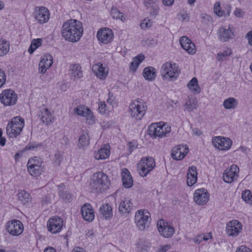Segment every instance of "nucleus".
<instances>
[{
    "instance_id": "nucleus-1",
    "label": "nucleus",
    "mask_w": 252,
    "mask_h": 252,
    "mask_svg": "<svg viewBox=\"0 0 252 252\" xmlns=\"http://www.w3.org/2000/svg\"><path fill=\"white\" fill-rule=\"evenodd\" d=\"M83 32L82 23L75 19L67 20L62 26V37L69 42H76L79 41Z\"/></svg>"
},
{
    "instance_id": "nucleus-2",
    "label": "nucleus",
    "mask_w": 252,
    "mask_h": 252,
    "mask_svg": "<svg viewBox=\"0 0 252 252\" xmlns=\"http://www.w3.org/2000/svg\"><path fill=\"white\" fill-rule=\"evenodd\" d=\"M110 184L107 175L101 171H98L91 176L90 186L92 191L102 192L109 188Z\"/></svg>"
},
{
    "instance_id": "nucleus-3",
    "label": "nucleus",
    "mask_w": 252,
    "mask_h": 252,
    "mask_svg": "<svg viewBox=\"0 0 252 252\" xmlns=\"http://www.w3.org/2000/svg\"><path fill=\"white\" fill-rule=\"evenodd\" d=\"M25 125L24 120L20 117L12 119L6 127V133L10 138L16 137L20 134Z\"/></svg>"
},
{
    "instance_id": "nucleus-4",
    "label": "nucleus",
    "mask_w": 252,
    "mask_h": 252,
    "mask_svg": "<svg viewBox=\"0 0 252 252\" xmlns=\"http://www.w3.org/2000/svg\"><path fill=\"white\" fill-rule=\"evenodd\" d=\"M180 69L175 63L166 62L161 66V74L164 79L173 81L175 80L180 73Z\"/></svg>"
},
{
    "instance_id": "nucleus-5",
    "label": "nucleus",
    "mask_w": 252,
    "mask_h": 252,
    "mask_svg": "<svg viewBox=\"0 0 252 252\" xmlns=\"http://www.w3.org/2000/svg\"><path fill=\"white\" fill-rule=\"evenodd\" d=\"M155 167V161L150 157H144L137 164V170L140 176L144 177L152 171Z\"/></svg>"
},
{
    "instance_id": "nucleus-6",
    "label": "nucleus",
    "mask_w": 252,
    "mask_h": 252,
    "mask_svg": "<svg viewBox=\"0 0 252 252\" xmlns=\"http://www.w3.org/2000/svg\"><path fill=\"white\" fill-rule=\"evenodd\" d=\"M147 108L146 102L141 100H135L129 106L130 116L136 120H141L145 115Z\"/></svg>"
},
{
    "instance_id": "nucleus-7",
    "label": "nucleus",
    "mask_w": 252,
    "mask_h": 252,
    "mask_svg": "<svg viewBox=\"0 0 252 252\" xmlns=\"http://www.w3.org/2000/svg\"><path fill=\"white\" fill-rule=\"evenodd\" d=\"M170 131V126L160 123L152 124L148 129L149 134L155 138L166 136Z\"/></svg>"
},
{
    "instance_id": "nucleus-8",
    "label": "nucleus",
    "mask_w": 252,
    "mask_h": 252,
    "mask_svg": "<svg viewBox=\"0 0 252 252\" xmlns=\"http://www.w3.org/2000/svg\"><path fill=\"white\" fill-rule=\"evenodd\" d=\"M150 214L146 210H139L135 213V222L138 229L143 230L149 226Z\"/></svg>"
},
{
    "instance_id": "nucleus-9",
    "label": "nucleus",
    "mask_w": 252,
    "mask_h": 252,
    "mask_svg": "<svg viewBox=\"0 0 252 252\" xmlns=\"http://www.w3.org/2000/svg\"><path fill=\"white\" fill-rule=\"evenodd\" d=\"M18 99V96L14 91L11 89L3 90L0 94V100L5 106H12L15 104Z\"/></svg>"
},
{
    "instance_id": "nucleus-10",
    "label": "nucleus",
    "mask_w": 252,
    "mask_h": 252,
    "mask_svg": "<svg viewBox=\"0 0 252 252\" xmlns=\"http://www.w3.org/2000/svg\"><path fill=\"white\" fill-rule=\"evenodd\" d=\"M5 229L10 235L19 236L23 232L24 226L20 220H12L6 223Z\"/></svg>"
},
{
    "instance_id": "nucleus-11",
    "label": "nucleus",
    "mask_w": 252,
    "mask_h": 252,
    "mask_svg": "<svg viewBox=\"0 0 252 252\" xmlns=\"http://www.w3.org/2000/svg\"><path fill=\"white\" fill-rule=\"evenodd\" d=\"M50 13L47 8L44 6H37L33 13L34 19L40 24L47 23L50 18Z\"/></svg>"
},
{
    "instance_id": "nucleus-12",
    "label": "nucleus",
    "mask_w": 252,
    "mask_h": 252,
    "mask_svg": "<svg viewBox=\"0 0 252 252\" xmlns=\"http://www.w3.org/2000/svg\"><path fill=\"white\" fill-rule=\"evenodd\" d=\"M42 162L37 158L29 159L27 163L28 169L30 174L34 177L39 176L42 172Z\"/></svg>"
},
{
    "instance_id": "nucleus-13",
    "label": "nucleus",
    "mask_w": 252,
    "mask_h": 252,
    "mask_svg": "<svg viewBox=\"0 0 252 252\" xmlns=\"http://www.w3.org/2000/svg\"><path fill=\"white\" fill-rule=\"evenodd\" d=\"M157 227L160 234L165 238H170L175 233L174 227L163 220L158 221Z\"/></svg>"
},
{
    "instance_id": "nucleus-14",
    "label": "nucleus",
    "mask_w": 252,
    "mask_h": 252,
    "mask_svg": "<svg viewBox=\"0 0 252 252\" xmlns=\"http://www.w3.org/2000/svg\"><path fill=\"white\" fill-rule=\"evenodd\" d=\"M63 225V220L57 216L50 218L47 222V227L49 232L53 234L61 231Z\"/></svg>"
},
{
    "instance_id": "nucleus-15",
    "label": "nucleus",
    "mask_w": 252,
    "mask_h": 252,
    "mask_svg": "<svg viewBox=\"0 0 252 252\" xmlns=\"http://www.w3.org/2000/svg\"><path fill=\"white\" fill-rule=\"evenodd\" d=\"M74 112L78 116L86 118V121L89 125L94 123L93 114L90 108L84 105H79L74 109Z\"/></svg>"
},
{
    "instance_id": "nucleus-16",
    "label": "nucleus",
    "mask_w": 252,
    "mask_h": 252,
    "mask_svg": "<svg viewBox=\"0 0 252 252\" xmlns=\"http://www.w3.org/2000/svg\"><path fill=\"white\" fill-rule=\"evenodd\" d=\"M239 172V168L235 164L232 165L230 168L226 169L223 174V181L227 183L230 184L236 180Z\"/></svg>"
},
{
    "instance_id": "nucleus-17",
    "label": "nucleus",
    "mask_w": 252,
    "mask_h": 252,
    "mask_svg": "<svg viewBox=\"0 0 252 252\" xmlns=\"http://www.w3.org/2000/svg\"><path fill=\"white\" fill-rule=\"evenodd\" d=\"M213 145L221 150H228L231 146L232 141L230 138L221 136H218L212 140Z\"/></svg>"
},
{
    "instance_id": "nucleus-18",
    "label": "nucleus",
    "mask_w": 252,
    "mask_h": 252,
    "mask_svg": "<svg viewBox=\"0 0 252 252\" xmlns=\"http://www.w3.org/2000/svg\"><path fill=\"white\" fill-rule=\"evenodd\" d=\"M189 152V148L186 145H179L174 147L171 154V157L176 160L182 159Z\"/></svg>"
},
{
    "instance_id": "nucleus-19",
    "label": "nucleus",
    "mask_w": 252,
    "mask_h": 252,
    "mask_svg": "<svg viewBox=\"0 0 252 252\" xmlns=\"http://www.w3.org/2000/svg\"><path fill=\"white\" fill-rule=\"evenodd\" d=\"M194 201L198 205H202L206 204L209 199V194L205 189H196L193 194Z\"/></svg>"
},
{
    "instance_id": "nucleus-20",
    "label": "nucleus",
    "mask_w": 252,
    "mask_h": 252,
    "mask_svg": "<svg viewBox=\"0 0 252 252\" xmlns=\"http://www.w3.org/2000/svg\"><path fill=\"white\" fill-rule=\"evenodd\" d=\"M96 36L98 40L104 44L111 42L114 37L112 31L106 28L99 30L97 32Z\"/></svg>"
},
{
    "instance_id": "nucleus-21",
    "label": "nucleus",
    "mask_w": 252,
    "mask_h": 252,
    "mask_svg": "<svg viewBox=\"0 0 252 252\" xmlns=\"http://www.w3.org/2000/svg\"><path fill=\"white\" fill-rule=\"evenodd\" d=\"M231 11V6L229 4H227L224 9L221 8L220 2L219 1H216L213 6V12L219 17H228L230 16Z\"/></svg>"
},
{
    "instance_id": "nucleus-22",
    "label": "nucleus",
    "mask_w": 252,
    "mask_h": 252,
    "mask_svg": "<svg viewBox=\"0 0 252 252\" xmlns=\"http://www.w3.org/2000/svg\"><path fill=\"white\" fill-rule=\"evenodd\" d=\"M241 230L242 224L238 220H232L227 224L226 230L229 236H236Z\"/></svg>"
},
{
    "instance_id": "nucleus-23",
    "label": "nucleus",
    "mask_w": 252,
    "mask_h": 252,
    "mask_svg": "<svg viewBox=\"0 0 252 252\" xmlns=\"http://www.w3.org/2000/svg\"><path fill=\"white\" fill-rule=\"evenodd\" d=\"M53 64V57L49 54L42 56L39 63V72L44 74Z\"/></svg>"
},
{
    "instance_id": "nucleus-24",
    "label": "nucleus",
    "mask_w": 252,
    "mask_h": 252,
    "mask_svg": "<svg viewBox=\"0 0 252 252\" xmlns=\"http://www.w3.org/2000/svg\"><path fill=\"white\" fill-rule=\"evenodd\" d=\"M180 43L182 47L190 55H194L196 52L194 44L186 36H183L180 39Z\"/></svg>"
},
{
    "instance_id": "nucleus-25",
    "label": "nucleus",
    "mask_w": 252,
    "mask_h": 252,
    "mask_svg": "<svg viewBox=\"0 0 252 252\" xmlns=\"http://www.w3.org/2000/svg\"><path fill=\"white\" fill-rule=\"evenodd\" d=\"M218 37L220 41L226 42L233 38L234 34L232 30L229 27L227 29L221 26L218 31Z\"/></svg>"
},
{
    "instance_id": "nucleus-26",
    "label": "nucleus",
    "mask_w": 252,
    "mask_h": 252,
    "mask_svg": "<svg viewBox=\"0 0 252 252\" xmlns=\"http://www.w3.org/2000/svg\"><path fill=\"white\" fill-rule=\"evenodd\" d=\"M92 70L100 79H104L107 76L108 69L100 63H98L92 66Z\"/></svg>"
},
{
    "instance_id": "nucleus-27",
    "label": "nucleus",
    "mask_w": 252,
    "mask_h": 252,
    "mask_svg": "<svg viewBox=\"0 0 252 252\" xmlns=\"http://www.w3.org/2000/svg\"><path fill=\"white\" fill-rule=\"evenodd\" d=\"M133 204L131 200L129 198H124L119 205V211L123 215H127L130 213L133 210Z\"/></svg>"
},
{
    "instance_id": "nucleus-28",
    "label": "nucleus",
    "mask_w": 252,
    "mask_h": 252,
    "mask_svg": "<svg viewBox=\"0 0 252 252\" xmlns=\"http://www.w3.org/2000/svg\"><path fill=\"white\" fill-rule=\"evenodd\" d=\"M197 180V173L196 167L192 166L189 167L188 170L187 175V183L189 186H192L194 185Z\"/></svg>"
},
{
    "instance_id": "nucleus-29",
    "label": "nucleus",
    "mask_w": 252,
    "mask_h": 252,
    "mask_svg": "<svg viewBox=\"0 0 252 252\" xmlns=\"http://www.w3.org/2000/svg\"><path fill=\"white\" fill-rule=\"evenodd\" d=\"M81 214L85 220L92 221L94 219V213L89 204H85L81 207Z\"/></svg>"
},
{
    "instance_id": "nucleus-30",
    "label": "nucleus",
    "mask_w": 252,
    "mask_h": 252,
    "mask_svg": "<svg viewBox=\"0 0 252 252\" xmlns=\"http://www.w3.org/2000/svg\"><path fill=\"white\" fill-rule=\"evenodd\" d=\"M123 184L126 188H130L133 186V179L128 170L126 168L122 172Z\"/></svg>"
},
{
    "instance_id": "nucleus-31",
    "label": "nucleus",
    "mask_w": 252,
    "mask_h": 252,
    "mask_svg": "<svg viewBox=\"0 0 252 252\" xmlns=\"http://www.w3.org/2000/svg\"><path fill=\"white\" fill-rule=\"evenodd\" d=\"M42 122L48 125L52 123V116L49 109L46 107L41 109L39 114Z\"/></svg>"
},
{
    "instance_id": "nucleus-32",
    "label": "nucleus",
    "mask_w": 252,
    "mask_h": 252,
    "mask_svg": "<svg viewBox=\"0 0 252 252\" xmlns=\"http://www.w3.org/2000/svg\"><path fill=\"white\" fill-rule=\"evenodd\" d=\"M145 5L149 10L151 16L155 17L158 13L159 8L158 4L153 0H149L145 2Z\"/></svg>"
},
{
    "instance_id": "nucleus-33",
    "label": "nucleus",
    "mask_w": 252,
    "mask_h": 252,
    "mask_svg": "<svg viewBox=\"0 0 252 252\" xmlns=\"http://www.w3.org/2000/svg\"><path fill=\"white\" fill-rule=\"evenodd\" d=\"M110 150L109 146L105 145L104 147L99 149L94 154V158L96 160L105 159L109 157Z\"/></svg>"
},
{
    "instance_id": "nucleus-34",
    "label": "nucleus",
    "mask_w": 252,
    "mask_h": 252,
    "mask_svg": "<svg viewBox=\"0 0 252 252\" xmlns=\"http://www.w3.org/2000/svg\"><path fill=\"white\" fill-rule=\"evenodd\" d=\"M70 71L71 77L74 79L81 78L83 76V72L81 66L78 64H74L70 66Z\"/></svg>"
},
{
    "instance_id": "nucleus-35",
    "label": "nucleus",
    "mask_w": 252,
    "mask_h": 252,
    "mask_svg": "<svg viewBox=\"0 0 252 252\" xmlns=\"http://www.w3.org/2000/svg\"><path fill=\"white\" fill-rule=\"evenodd\" d=\"M99 212L102 217L104 219H107L112 216V207L107 203L103 204L99 208Z\"/></svg>"
},
{
    "instance_id": "nucleus-36",
    "label": "nucleus",
    "mask_w": 252,
    "mask_h": 252,
    "mask_svg": "<svg viewBox=\"0 0 252 252\" xmlns=\"http://www.w3.org/2000/svg\"><path fill=\"white\" fill-rule=\"evenodd\" d=\"M90 144V138L87 132H83L79 137L78 147L79 149H84Z\"/></svg>"
},
{
    "instance_id": "nucleus-37",
    "label": "nucleus",
    "mask_w": 252,
    "mask_h": 252,
    "mask_svg": "<svg viewBox=\"0 0 252 252\" xmlns=\"http://www.w3.org/2000/svg\"><path fill=\"white\" fill-rule=\"evenodd\" d=\"M238 104V101L234 97H230L225 99L223 102V106L226 109H234Z\"/></svg>"
},
{
    "instance_id": "nucleus-38",
    "label": "nucleus",
    "mask_w": 252,
    "mask_h": 252,
    "mask_svg": "<svg viewBox=\"0 0 252 252\" xmlns=\"http://www.w3.org/2000/svg\"><path fill=\"white\" fill-rule=\"evenodd\" d=\"M143 73L145 79L148 80H153L156 76V70L151 66L145 68Z\"/></svg>"
},
{
    "instance_id": "nucleus-39",
    "label": "nucleus",
    "mask_w": 252,
    "mask_h": 252,
    "mask_svg": "<svg viewBox=\"0 0 252 252\" xmlns=\"http://www.w3.org/2000/svg\"><path fill=\"white\" fill-rule=\"evenodd\" d=\"M189 89L192 92L199 94L200 92V88L198 86L196 78H193L188 84Z\"/></svg>"
},
{
    "instance_id": "nucleus-40",
    "label": "nucleus",
    "mask_w": 252,
    "mask_h": 252,
    "mask_svg": "<svg viewBox=\"0 0 252 252\" xmlns=\"http://www.w3.org/2000/svg\"><path fill=\"white\" fill-rule=\"evenodd\" d=\"M144 59V56L140 54L133 59L132 62L130 63L129 68L131 70H136L137 67L139 65L140 63Z\"/></svg>"
},
{
    "instance_id": "nucleus-41",
    "label": "nucleus",
    "mask_w": 252,
    "mask_h": 252,
    "mask_svg": "<svg viewBox=\"0 0 252 252\" xmlns=\"http://www.w3.org/2000/svg\"><path fill=\"white\" fill-rule=\"evenodd\" d=\"M42 43V39L41 38L32 39L28 50L29 53L30 54H32L37 48L41 45Z\"/></svg>"
},
{
    "instance_id": "nucleus-42",
    "label": "nucleus",
    "mask_w": 252,
    "mask_h": 252,
    "mask_svg": "<svg viewBox=\"0 0 252 252\" xmlns=\"http://www.w3.org/2000/svg\"><path fill=\"white\" fill-rule=\"evenodd\" d=\"M111 15L114 19L120 20L122 22H125L126 20L125 15L116 8H112Z\"/></svg>"
},
{
    "instance_id": "nucleus-43",
    "label": "nucleus",
    "mask_w": 252,
    "mask_h": 252,
    "mask_svg": "<svg viewBox=\"0 0 252 252\" xmlns=\"http://www.w3.org/2000/svg\"><path fill=\"white\" fill-rule=\"evenodd\" d=\"M197 101L195 99L190 98L185 104L184 107L189 112H191L197 107Z\"/></svg>"
},
{
    "instance_id": "nucleus-44",
    "label": "nucleus",
    "mask_w": 252,
    "mask_h": 252,
    "mask_svg": "<svg viewBox=\"0 0 252 252\" xmlns=\"http://www.w3.org/2000/svg\"><path fill=\"white\" fill-rule=\"evenodd\" d=\"M19 200L23 204H26L30 201V195L25 190H22L19 192L18 194Z\"/></svg>"
},
{
    "instance_id": "nucleus-45",
    "label": "nucleus",
    "mask_w": 252,
    "mask_h": 252,
    "mask_svg": "<svg viewBox=\"0 0 252 252\" xmlns=\"http://www.w3.org/2000/svg\"><path fill=\"white\" fill-rule=\"evenodd\" d=\"M9 51V44L5 40L0 39V56L6 54Z\"/></svg>"
},
{
    "instance_id": "nucleus-46",
    "label": "nucleus",
    "mask_w": 252,
    "mask_h": 252,
    "mask_svg": "<svg viewBox=\"0 0 252 252\" xmlns=\"http://www.w3.org/2000/svg\"><path fill=\"white\" fill-rule=\"evenodd\" d=\"M242 198L246 203L252 205V195L249 190H245L243 191Z\"/></svg>"
},
{
    "instance_id": "nucleus-47",
    "label": "nucleus",
    "mask_w": 252,
    "mask_h": 252,
    "mask_svg": "<svg viewBox=\"0 0 252 252\" xmlns=\"http://www.w3.org/2000/svg\"><path fill=\"white\" fill-rule=\"evenodd\" d=\"M231 54V51L230 49H227L222 52H219L217 57V59L219 61L224 60L227 57Z\"/></svg>"
},
{
    "instance_id": "nucleus-48",
    "label": "nucleus",
    "mask_w": 252,
    "mask_h": 252,
    "mask_svg": "<svg viewBox=\"0 0 252 252\" xmlns=\"http://www.w3.org/2000/svg\"><path fill=\"white\" fill-rule=\"evenodd\" d=\"M153 25V21L148 18L144 19L140 24V27L142 29H146L150 28Z\"/></svg>"
},
{
    "instance_id": "nucleus-49",
    "label": "nucleus",
    "mask_w": 252,
    "mask_h": 252,
    "mask_svg": "<svg viewBox=\"0 0 252 252\" xmlns=\"http://www.w3.org/2000/svg\"><path fill=\"white\" fill-rule=\"evenodd\" d=\"M6 80V75L5 71L0 68V88L2 87Z\"/></svg>"
},
{
    "instance_id": "nucleus-50",
    "label": "nucleus",
    "mask_w": 252,
    "mask_h": 252,
    "mask_svg": "<svg viewBox=\"0 0 252 252\" xmlns=\"http://www.w3.org/2000/svg\"><path fill=\"white\" fill-rule=\"evenodd\" d=\"M60 195L66 202H69L71 200V195L66 191L60 192Z\"/></svg>"
},
{
    "instance_id": "nucleus-51",
    "label": "nucleus",
    "mask_w": 252,
    "mask_h": 252,
    "mask_svg": "<svg viewBox=\"0 0 252 252\" xmlns=\"http://www.w3.org/2000/svg\"><path fill=\"white\" fill-rule=\"evenodd\" d=\"M107 106L105 102L101 101L98 104V110L100 113L105 114L107 110Z\"/></svg>"
},
{
    "instance_id": "nucleus-52",
    "label": "nucleus",
    "mask_w": 252,
    "mask_h": 252,
    "mask_svg": "<svg viewBox=\"0 0 252 252\" xmlns=\"http://www.w3.org/2000/svg\"><path fill=\"white\" fill-rule=\"evenodd\" d=\"M234 14L236 17L240 18L243 17L244 15V12L241 9L236 8L234 11Z\"/></svg>"
},
{
    "instance_id": "nucleus-53",
    "label": "nucleus",
    "mask_w": 252,
    "mask_h": 252,
    "mask_svg": "<svg viewBox=\"0 0 252 252\" xmlns=\"http://www.w3.org/2000/svg\"><path fill=\"white\" fill-rule=\"evenodd\" d=\"M236 252H251L249 248L244 246H241L238 248Z\"/></svg>"
},
{
    "instance_id": "nucleus-54",
    "label": "nucleus",
    "mask_w": 252,
    "mask_h": 252,
    "mask_svg": "<svg viewBox=\"0 0 252 252\" xmlns=\"http://www.w3.org/2000/svg\"><path fill=\"white\" fill-rule=\"evenodd\" d=\"M170 248V246L166 245L164 246H160L159 249L157 252H166Z\"/></svg>"
},
{
    "instance_id": "nucleus-55",
    "label": "nucleus",
    "mask_w": 252,
    "mask_h": 252,
    "mask_svg": "<svg viewBox=\"0 0 252 252\" xmlns=\"http://www.w3.org/2000/svg\"><path fill=\"white\" fill-rule=\"evenodd\" d=\"M179 18H181L183 20H186L189 19L188 15L187 13H181L178 14Z\"/></svg>"
},
{
    "instance_id": "nucleus-56",
    "label": "nucleus",
    "mask_w": 252,
    "mask_h": 252,
    "mask_svg": "<svg viewBox=\"0 0 252 252\" xmlns=\"http://www.w3.org/2000/svg\"><path fill=\"white\" fill-rule=\"evenodd\" d=\"M211 238H212V235L210 233H208L206 235H202L199 236V238H200L201 239H202V240H203L204 241H207L209 239H211Z\"/></svg>"
},
{
    "instance_id": "nucleus-57",
    "label": "nucleus",
    "mask_w": 252,
    "mask_h": 252,
    "mask_svg": "<svg viewBox=\"0 0 252 252\" xmlns=\"http://www.w3.org/2000/svg\"><path fill=\"white\" fill-rule=\"evenodd\" d=\"M174 0H162L163 3L166 6L172 5L174 3Z\"/></svg>"
},
{
    "instance_id": "nucleus-58",
    "label": "nucleus",
    "mask_w": 252,
    "mask_h": 252,
    "mask_svg": "<svg viewBox=\"0 0 252 252\" xmlns=\"http://www.w3.org/2000/svg\"><path fill=\"white\" fill-rule=\"evenodd\" d=\"M237 151L247 154L249 151V150L247 147L241 146L237 150Z\"/></svg>"
},
{
    "instance_id": "nucleus-59",
    "label": "nucleus",
    "mask_w": 252,
    "mask_h": 252,
    "mask_svg": "<svg viewBox=\"0 0 252 252\" xmlns=\"http://www.w3.org/2000/svg\"><path fill=\"white\" fill-rule=\"evenodd\" d=\"M247 36L248 37V41H249V43L252 45V31H250L247 34Z\"/></svg>"
},
{
    "instance_id": "nucleus-60",
    "label": "nucleus",
    "mask_w": 252,
    "mask_h": 252,
    "mask_svg": "<svg viewBox=\"0 0 252 252\" xmlns=\"http://www.w3.org/2000/svg\"><path fill=\"white\" fill-rule=\"evenodd\" d=\"M71 252H85V250L80 247H76L74 248Z\"/></svg>"
},
{
    "instance_id": "nucleus-61",
    "label": "nucleus",
    "mask_w": 252,
    "mask_h": 252,
    "mask_svg": "<svg viewBox=\"0 0 252 252\" xmlns=\"http://www.w3.org/2000/svg\"><path fill=\"white\" fill-rule=\"evenodd\" d=\"M36 147V146H34V144H29V145L26 146V147H25V149L26 150H30L34 149Z\"/></svg>"
},
{
    "instance_id": "nucleus-62",
    "label": "nucleus",
    "mask_w": 252,
    "mask_h": 252,
    "mask_svg": "<svg viewBox=\"0 0 252 252\" xmlns=\"http://www.w3.org/2000/svg\"><path fill=\"white\" fill-rule=\"evenodd\" d=\"M135 149V146L132 144V143L130 142L128 144V150L130 153H131L133 150Z\"/></svg>"
},
{
    "instance_id": "nucleus-63",
    "label": "nucleus",
    "mask_w": 252,
    "mask_h": 252,
    "mask_svg": "<svg viewBox=\"0 0 252 252\" xmlns=\"http://www.w3.org/2000/svg\"><path fill=\"white\" fill-rule=\"evenodd\" d=\"M6 139L4 137H0V145L1 146H4L5 144Z\"/></svg>"
},
{
    "instance_id": "nucleus-64",
    "label": "nucleus",
    "mask_w": 252,
    "mask_h": 252,
    "mask_svg": "<svg viewBox=\"0 0 252 252\" xmlns=\"http://www.w3.org/2000/svg\"><path fill=\"white\" fill-rule=\"evenodd\" d=\"M44 252H56V251L53 248L50 247L45 249Z\"/></svg>"
}]
</instances>
